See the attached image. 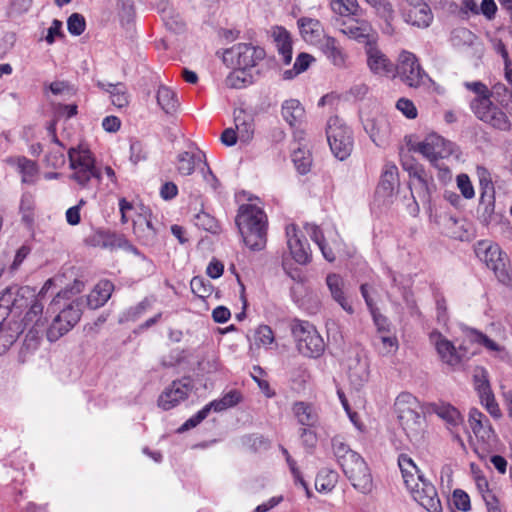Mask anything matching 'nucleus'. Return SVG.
Masks as SVG:
<instances>
[{"label":"nucleus","instance_id":"nucleus-43","mask_svg":"<svg viewBox=\"0 0 512 512\" xmlns=\"http://www.w3.org/2000/svg\"><path fill=\"white\" fill-rule=\"evenodd\" d=\"M292 161L300 174H306L310 171L312 156L309 150L299 147L293 151Z\"/></svg>","mask_w":512,"mask_h":512},{"label":"nucleus","instance_id":"nucleus-46","mask_svg":"<svg viewBox=\"0 0 512 512\" xmlns=\"http://www.w3.org/2000/svg\"><path fill=\"white\" fill-rule=\"evenodd\" d=\"M312 61H314L313 56L307 53H300L295 60L293 68L284 72V78L292 79L294 76L304 72L308 69Z\"/></svg>","mask_w":512,"mask_h":512},{"label":"nucleus","instance_id":"nucleus-10","mask_svg":"<svg viewBox=\"0 0 512 512\" xmlns=\"http://www.w3.org/2000/svg\"><path fill=\"white\" fill-rule=\"evenodd\" d=\"M70 168L73 171L71 178L82 188L86 187L93 178H99L94 159L86 149L71 148L68 151Z\"/></svg>","mask_w":512,"mask_h":512},{"label":"nucleus","instance_id":"nucleus-7","mask_svg":"<svg viewBox=\"0 0 512 512\" xmlns=\"http://www.w3.org/2000/svg\"><path fill=\"white\" fill-rule=\"evenodd\" d=\"M475 253L479 260L494 272L500 282L503 284L510 282L508 258L497 243L481 240L475 246Z\"/></svg>","mask_w":512,"mask_h":512},{"label":"nucleus","instance_id":"nucleus-40","mask_svg":"<svg viewBox=\"0 0 512 512\" xmlns=\"http://www.w3.org/2000/svg\"><path fill=\"white\" fill-rule=\"evenodd\" d=\"M253 81L252 76L248 73L247 69L234 67L225 79V85L232 89H241L251 84Z\"/></svg>","mask_w":512,"mask_h":512},{"label":"nucleus","instance_id":"nucleus-34","mask_svg":"<svg viewBox=\"0 0 512 512\" xmlns=\"http://www.w3.org/2000/svg\"><path fill=\"white\" fill-rule=\"evenodd\" d=\"M281 115L291 127H296L304 122L305 109L299 100L289 99L283 102Z\"/></svg>","mask_w":512,"mask_h":512},{"label":"nucleus","instance_id":"nucleus-48","mask_svg":"<svg viewBox=\"0 0 512 512\" xmlns=\"http://www.w3.org/2000/svg\"><path fill=\"white\" fill-rule=\"evenodd\" d=\"M193 221L198 228L205 231L216 233L219 229L217 220L204 211L195 214Z\"/></svg>","mask_w":512,"mask_h":512},{"label":"nucleus","instance_id":"nucleus-49","mask_svg":"<svg viewBox=\"0 0 512 512\" xmlns=\"http://www.w3.org/2000/svg\"><path fill=\"white\" fill-rule=\"evenodd\" d=\"M190 287L193 294L202 299L209 297L213 291V287L210 282L198 276L192 278Z\"/></svg>","mask_w":512,"mask_h":512},{"label":"nucleus","instance_id":"nucleus-53","mask_svg":"<svg viewBox=\"0 0 512 512\" xmlns=\"http://www.w3.org/2000/svg\"><path fill=\"white\" fill-rule=\"evenodd\" d=\"M274 339V333L267 325H260L255 331V343L259 346L269 347Z\"/></svg>","mask_w":512,"mask_h":512},{"label":"nucleus","instance_id":"nucleus-50","mask_svg":"<svg viewBox=\"0 0 512 512\" xmlns=\"http://www.w3.org/2000/svg\"><path fill=\"white\" fill-rule=\"evenodd\" d=\"M376 14L389 23L394 18V9L389 0H373L369 4Z\"/></svg>","mask_w":512,"mask_h":512},{"label":"nucleus","instance_id":"nucleus-38","mask_svg":"<svg viewBox=\"0 0 512 512\" xmlns=\"http://www.w3.org/2000/svg\"><path fill=\"white\" fill-rule=\"evenodd\" d=\"M241 401V394L237 390H231L224 394L221 398L206 404L209 410L214 412H222L228 408L236 406Z\"/></svg>","mask_w":512,"mask_h":512},{"label":"nucleus","instance_id":"nucleus-14","mask_svg":"<svg viewBox=\"0 0 512 512\" xmlns=\"http://www.w3.org/2000/svg\"><path fill=\"white\" fill-rule=\"evenodd\" d=\"M82 311L80 304L73 301L64 308L53 320L47 330V338L50 342L57 341L60 337L70 331L80 320Z\"/></svg>","mask_w":512,"mask_h":512},{"label":"nucleus","instance_id":"nucleus-3","mask_svg":"<svg viewBox=\"0 0 512 512\" xmlns=\"http://www.w3.org/2000/svg\"><path fill=\"white\" fill-rule=\"evenodd\" d=\"M464 86L476 94V97L470 102V108L476 117L499 130H508L510 121L507 115L491 101V91L480 82H465Z\"/></svg>","mask_w":512,"mask_h":512},{"label":"nucleus","instance_id":"nucleus-6","mask_svg":"<svg viewBox=\"0 0 512 512\" xmlns=\"http://www.w3.org/2000/svg\"><path fill=\"white\" fill-rule=\"evenodd\" d=\"M394 407L407 436L417 437L422 431L424 419L419 412L420 404L416 397L407 392L401 393L396 398Z\"/></svg>","mask_w":512,"mask_h":512},{"label":"nucleus","instance_id":"nucleus-57","mask_svg":"<svg viewBox=\"0 0 512 512\" xmlns=\"http://www.w3.org/2000/svg\"><path fill=\"white\" fill-rule=\"evenodd\" d=\"M386 333L387 332L380 333V335L376 338L377 340L380 341V343L382 345L380 347V351L383 354L391 353V352L395 351L398 347V342H397L396 337L388 335Z\"/></svg>","mask_w":512,"mask_h":512},{"label":"nucleus","instance_id":"nucleus-13","mask_svg":"<svg viewBox=\"0 0 512 512\" xmlns=\"http://www.w3.org/2000/svg\"><path fill=\"white\" fill-rule=\"evenodd\" d=\"M306 233L310 236L322 252L323 257L333 262L335 260L334 250L339 251L342 242L340 236L334 227L322 229L315 224L305 225Z\"/></svg>","mask_w":512,"mask_h":512},{"label":"nucleus","instance_id":"nucleus-26","mask_svg":"<svg viewBox=\"0 0 512 512\" xmlns=\"http://www.w3.org/2000/svg\"><path fill=\"white\" fill-rule=\"evenodd\" d=\"M89 242L91 245L100 248L111 250L122 248L136 251V249L129 243L124 235L107 230L96 231L93 235L90 236Z\"/></svg>","mask_w":512,"mask_h":512},{"label":"nucleus","instance_id":"nucleus-59","mask_svg":"<svg viewBox=\"0 0 512 512\" xmlns=\"http://www.w3.org/2000/svg\"><path fill=\"white\" fill-rule=\"evenodd\" d=\"M235 123H236V129H237L236 132L238 134L239 139L244 142L249 141L253 134L252 124L247 123L244 120L241 121L239 116H237L235 118Z\"/></svg>","mask_w":512,"mask_h":512},{"label":"nucleus","instance_id":"nucleus-32","mask_svg":"<svg viewBox=\"0 0 512 512\" xmlns=\"http://www.w3.org/2000/svg\"><path fill=\"white\" fill-rule=\"evenodd\" d=\"M292 411L299 424L313 427L319 422L318 408L308 402L299 401L293 404Z\"/></svg>","mask_w":512,"mask_h":512},{"label":"nucleus","instance_id":"nucleus-4","mask_svg":"<svg viewBox=\"0 0 512 512\" xmlns=\"http://www.w3.org/2000/svg\"><path fill=\"white\" fill-rule=\"evenodd\" d=\"M468 422L477 439L474 451L481 460H486L492 453L499 450V438L490 420L478 409L470 410Z\"/></svg>","mask_w":512,"mask_h":512},{"label":"nucleus","instance_id":"nucleus-12","mask_svg":"<svg viewBox=\"0 0 512 512\" xmlns=\"http://www.w3.org/2000/svg\"><path fill=\"white\" fill-rule=\"evenodd\" d=\"M43 308V303L35 298L23 318L22 332L26 331L24 346L28 350H35L40 343L41 333L45 327V320L42 317Z\"/></svg>","mask_w":512,"mask_h":512},{"label":"nucleus","instance_id":"nucleus-60","mask_svg":"<svg viewBox=\"0 0 512 512\" xmlns=\"http://www.w3.org/2000/svg\"><path fill=\"white\" fill-rule=\"evenodd\" d=\"M396 108L409 119H414L417 117V109L414 103L409 99H399L396 103Z\"/></svg>","mask_w":512,"mask_h":512},{"label":"nucleus","instance_id":"nucleus-51","mask_svg":"<svg viewBox=\"0 0 512 512\" xmlns=\"http://www.w3.org/2000/svg\"><path fill=\"white\" fill-rule=\"evenodd\" d=\"M376 14L389 23L394 18V9L389 0H373L369 4Z\"/></svg>","mask_w":512,"mask_h":512},{"label":"nucleus","instance_id":"nucleus-39","mask_svg":"<svg viewBox=\"0 0 512 512\" xmlns=\"http://www.w3.org/2000/svg\"><path fill=\"white\" fill-rule=\"evenodd\" d=\"M157 102L166 113L175 112L178 107L176 93L166 86L159 87L157 91Z\"/></svg>","mask_w":512,"mask_h":512},{"label":"nucleus","instance_id":"nucleus-56","mask_svg":"<svg viewBox=\"0 0 512 512\" xmlns=\"http://www.w3.org/2000/svg\"><path fill=\"white\" fill-rule=\"evenodd\" d=\"M210 413L209 408L205 405L201 410H199L195 415L186 420L183 425L179 428L180 432L187 431L191 428L196 427L200 424Z\"/></svg>","mask_w":512,"mask_h":512},{"label":"nucleus","instance_id":"nucleus-41","mask_svg":"<svg viewBox=\"0 0 512 512\" xmlns=\"http://www.w3.org/2000/svg\"><path fill=\"white\" fill-rule=\"evenodd\" d=\"M330 7L336 18H348L357 15L359 4L357 0H331Z\"/></svg>","mask_w":512,"mask_h":512},{"label":"nucleus","instance_id":"nucleus-5","mask_svg":"<svg viewBox=\"0 0 512 512\" xmlns=\"http://www.w3.org/2000/svg\"><path fill=\"white\" fill-rule=\"evenodd\" d=\"M291 330L299 353L306 357L316 358L324 352L323 338L313 324L295 319L292 322Z\"/></svg>","mask_w":512,"mask_h":512},{"label":"nucleus","instance_id":"nucleus-55","mask_svg":"<svg viewBox=\"0 0 512 512\" xmlns=\"http://www.w3.org/2000/svg\"><path fill=\"white\" fill-rule=\"evenodd\" d=\"M18 331L17 329L11 331V329H7L5 327L0 328V354L6 351L17 339Z\"/></svg>","mask_w":512,"mask_h":512},{"label":"nucleus","instance_id":"nucleus-20","mask_svg":"<svg viewBox=\"0 0 512 512\" xmlns=\"http://www.w3.org/2000/svg\"><path fill=\"white\" fill-rule=\"evenodd\" d=\"M402 15L405 22L418 28L428 27L433 20L431 9L424 0H406Z\"/></svg>","mask_w":512,"mask_h":512},{"label":"nucleus","instance_id":"nucleus-61","mask_svg":"<svg viewBox=\"0 0 512 512\" xmlns=\"http://www.w3.org/2000/svg\"><path fill=\"white\" fill-rule=\"evenodd\" d=\"M453 501L455 507L463 512H466L471 508L469 495L463 490L457 489L454 491Z\"/></svg>","mask_w":512,"mask_h":512},{"label":"nucleus","instance_id":"nucleus-63","mask_svg":"<svg viewBox=\"0 0 512 512\" xmlns=\"http://www.w3.org/2000/svg\"><path fill=\"white\" fill-rule=\"evenodd\" d=\"M402 165L404 170L409 173L410 177H414L424 186L426 185L425 171L421 165L409 164L407 161H404Z\"/></svg>","mask_w":512,"mask_h":512},{"label":"nucleus","instance_id":"nucleus-23","mask_svg":"<svg viewBox=\"0 0 512 512\" xmlns=\"http://www.w3.org/2000/svg\"><path fill=\"white\" fill-rule=\"evenodd\" d=\"M366 62L369 70L380 76L388 75L394 70V65L390 59L375 44L368 42L365 47Z\"/></svg>","mask_w":512,"mask_h":512},{"label":"nucleus","instance_id":"nucleus-30","mask_svg":"<svg viewBox=\"0 0 512 512\" xmlns=\"http://www.w3.org/2000/svg\"><path fill=\"white\" fill-rule=\"evenodd\" d=\"M364 127L371 140L377 146L380 147L386 144L391 132V127L389 121L385 117L380 116L375 119L368 120Z\"/></svg>","mask_w":512,"mask_h":512},{"label":"nucleus","instance_id":"nucleus-36","mask_svg":"<svg viewBox=\"0 0 512 512\" xmlns=\"http://www.w3.org/2000/svg\"><path fill=\"white\" fill-rule=\"evenodd\" d=\"M97 86L109 93L111 103L117 108H124L128 106L130 96L128 90L123 83H104L101 81L97 82Z\"/></svg>","mask_w":512,"mask_h":512},{"label":"nucleus","instance_id":"nucleus-25","mask_svg":"<svg viewBox=\"0 0 512 512\" xmlns=\"http://www.w3.org/2000/svg\"><path fill=\"white\" fill-rule=\"evenodd\" d=\"M206 161L205 154L197 147L180 152L176 158V170L182 176L191 175L196 169H200Z\"/></svg>","mask_w":512,"mask_h":512},{"label":"nucleus","instance_id":"nucleus-1","mask_svg":"<svg viewBox=\"0 0 512 512\" xmlns=\"http://www.w3.org/2000/svg\"><path fill=\"white\" fill-rule=\"evenodd\" d=\"M398 465L406 488L413 499L428 512H443L442 504L435 486L420 473L413 460L401 454Z\"/></svg>","mask_w":512,"mask_h":512},{"label":"nucleus","instance_id":"nucleus-8","mask_svg":"<svg viewBox=\"0 0 512 512\" xmlns=\"http://www.w3.org/2000/svg\"><path fill=\"white\" fill-rule=\"evenodd\" d=\"M326 136L332 154L340 161L347 159L354 146L351 129L337 116L327 121Z\"/></svg>","mask_w":512,"mask_h":512},{"label":"nucleus","instance_id":"nucleus-27","mask_svg":"<svg viewBox=\"0 0 512 512\" xmlns=\"http://www.w3.org/2000/svg\"><path fill=\"white\" fill-rule=\"evenodd\" d=\"M297 24L303 40L311 45L318 46L327 36L321 22L317 19L302 17Z\"/></svg>","mask_w":512,"mask_h":512},{"label":"nucleus","instance_id":"nucleus-9","mask_svg":"<svg viewBox=\"0 0 512 512\" xmlns=\"http://www.w3.org/2000/svg\"><path fill=\"white\" fill-rule=\"evenodd\" d=\"M456 148L453 142L435 133L429 134L422 141L410 145L412 151L421 154L434 166L438 165L439 160L447 159L453 155L457 150Z\"/></svg>","mask_w":512,"mask_h":512},{"label":"nucleus","instance_id":"nucleus-17","mask_svg":"<svg viewBox=\"0 0 512 512\" xmlns=\"http://www.w3.org/2000/svg\"><path fill=\"white\" fill-rule=\"evenodd\" d=\"M335 26L338 30L349 39L357 42H371L370 38L373 34V28L369 21L357 18L355 16L348 18H335Z\"/></svg>","mask_w":512,"mask_h":512},{"label":"nucleus","instance_id":"nucleus-18","mask_svg":"<svg viewBox=\"0 0 512 512\" xmlns=\"http://www.w3.org/2000/svg\"><path fill=\"white\" fill-rule=\"evenodd\" d=\"M429 340L435 347L441 361L450 367L455 368L459 366L465 358H468L461 346L457 349L454 344L440 332L433 331L430 333Z\"/></svg>","mask_w":512,"mask_h":512},{"label":"nucleus","instance_id":"nucleus-62","mask_svg":"<svg viewBox=\"0 0 512 512\" xmlns=\"http://www.w3.org/2000/svg\"><path fill=\"white\" fill-rule=\"evenodd\" d=\"M480 199V207L484 208V213L490 215L494 210V190L492 186H487Z\"/></svg>","mask_w":512,"mask_h":512},{"label":"nucleus","instance_id":"nucleus-21","mask_svg":"<svg viewBox=\"0 0 512 512\" xmlns=\"http://www.w3.org/2000/svg\"><path fill=\"white\" fill-rule=\"evenodd\" d=\"M398 182L397 166L393 163H386L381 174L380 183L375 192L376 199L382 204L390 203Z\"/></svg>","mask_w":512,"mask_h":512},{"label":"nucleus","instance_id":"nucleus-15","mask_svg":"<svg viewBox=\"0 0 512 512\" xmlns=\"http://www.w3.org/2000/svg\"><path fill=\"white\" fill-rule=\"evenodd\" d=\"M264 56L265 52L262 48L239 43L225 52L224 61H231L234 67L248 70L256 66L257 62L262 60Z\"/></svg>","mask_w":512,"mask_h":512},{"label":"nucleus","instance_id":"nucleus-2","mask_svg":"<svg viewBox=\"0 0 512 512\" xmlns=\"http://www.w3.org/2000/svg\"><path fill=\"white\" fill-rule=\"evenodd\" d=\"M235 223L247 247L254 251L265 248L267 242V216L254 204H242Z\"/></svg>","mask_w":512,"mask_h":512},{"label":"nucleus","instance_id":"nucleus-19","mask_svg":"<svg viewBox=\"0 0 512 512\" xmlns=\"http://www.w3.org/2000/svg\"><path fill=\"white\" fill-rule=\"evenodd\" d=\"M193 389L190 378L173 381L166 387L158 398V406L163 410H170L186 400Z\"/></svg>","mask_w":512,"mask_h":512},{"label":"nucleus","instance_id":"nucleus-45","mask_svg":"<svg viewBox=\"0 0 512 512\" xmlns=\"http://www.w3.org/2000/svg\"><path fill=\"white\" fill-rule=\"evenodd\" d=\"M337 483V473L333 471H321L315 479V487L319 492H330Z\"/></svg>","mask_w":512,"mask_h":512},{"label":"nucleus","instance_id":"nucleus-35","mask_svg":"<svg viewBox=\"0 0 512 512\" xmlns=\"http://www.w3.org/2000/svg\"><path fill=\"white\" fill-rule=\"evenodd\" d=\"M114 285L108 280L100 281L87 296V306L97 309L103 306L111 297Z\"/></svg>","mask_w":512,"mask_h":512},{"label":"nucleus","instance_id":"nucleus-16","mask_svg":"<svg viewBox=\"0 0 512 512\" xmlns=\"http://www.w3.org/2000/svg\"><path fill=\"white\" fill-rule=\"evenodd\" d=\"M353 460L343 463L342 470L354 488L362 493L372 489V477L367 464L360 455H352Z\"/></svg>","mask_w":512,"mask_h":512},{"label":"nucleus","instance_id":"nucleus-22","mask_svg":"<svg viewBox=\"0 0 512 512\" xmlns=\"http://www.w3.org/2000/svg\"><path fill=\"white\" fill-rule=\"evenodd\" d=\"M133 221V233L138 241L148 247H152L157 243L158 228L153 224L151 214L144 211Z\"/></svg>","mask_w":512,"mask_h":512},{"label":"nucleus","instance_id":"nucleus-47","mask_svg":"<svg viewBox=\"0 0 512 512\" xmlns=\"http://www.w3.org/2000/svg\"><path fill=\"white\" fill-rule=\"evenodd\" d=\"M49 90L54 95L63 96L65 99L76 94V89L67 81L56 80L51 82L49 85L44 86V90Z\"/></svg>","mask_w":512,"mask_h":512},{"label":"nucleus","instance_id":"nucleus-42","mask_svg":"<svg viewBox=\"0 0 512 512\" xmlns=\"http://www.w3.org/2000/svg\"><path fill=\"white\" fill-rule=\"evenodd\" d=\"M332 449L333 453L341 467H343V463L349 462L353 460L352 455H359L350 449V447L345 443V441L337 436L332 439Z\"/></svg>","mask_w":512,"mask_h":512},{"label":"nucleus","instance_id":"nucleus-54","mask_svg":"<svg viewBox=\"0 0 512 512\" xmlns=\"http://www.w3.org/2000/svg\"><path fill=\"white\" fill-rule=\"evenodd\" d=\"M67 27L70 34L81 35L86 27L84 17L78 13H73L67 20Z\"/></svg>","mask_w":512,"mask_h":512},{"label":"nucleus","instance_id":"nucleus-44","mask_svg":"<svg viewBox=\"0 0 512 512\" xmlns=\"http://www.w3.org/2000/svg\"><path fill=\"white\" fill-rule=\"evenodd\" d=\"M161 16L168 29L174 32L184 29L185 24L182 17L172 7L166 6L162 8Z\"/></svg>","mask_w":512,"mask_h":512},{"label":"nucleus","instance_id":"nucleus-37","mask_svg":"<svg viewBox=\"0 0 512 512\" xmlns=\"http://www.w3.org/2000/svg\"><path fill=\"white\" fill-rule=\"evenodd\" d=\"M435 413L447 424L453 431L463 425L464 419L461 413L452 405L442 403L436 406Z\"/></svg>","mask_w":512,"mask_h":512},{"label":"nucleus","instance_id":"nucleus-52","mask_svg":"<svg viewBox=\"0 0 512 512\" xmlns=\"http://www.w3.org/2000/svg\"><path fill=\"white\" fill-rule=\"evenodd\" d=\"M480 402L485 407L487 412L495 419H499L502 416L501 410L498 403L495 400L494 394L491 391L480 395Z\"/></svg>","mask_w":512,"mask_h":512},{"label":"nucleus","instance_id":"nucleus-29","mask_svg":"<svg viewBox=\"0 0 512 512\" xmlns=\"http://www.w3.org/2000/svg\"><path fill=\"white\" fill-rule=\"evenodd\" d=\"M317 47L335 67H346L347 54L334 37L329 35L324 37V40Z\"/></svg>","mask_w":512,"mask_h":512},{"label":"nucleus","instance_id":"nucleus-33","mask_svg":"<svg viewBox=\"0 0 512 512\" xmlns=\"http://www.w3.org/2000/svg\"><path fill=\"white\" fill-rule=\"evenodd\" d=\"M326 284L330 291L332 298L348 313H353L352 306L347 302L344 293V280L336 273L328 274L326 277Z\"/></svg>","mask_w":512,"mask_h":512},{"label":"nucleus","instance_id":"nucleus-11","mask_svg":"<svg viewBox=\"0 0 512 512\" xmlns=\"http://www.w3.org/2000/svg\"><path fill=\"white\" fill-rule=\"evenodd\" d=\"M396 72L401 81L409 87L417 88L430 81L416 55L406 50L399 54Z\"/></svg>","mask_w":512,"mask_h":512},{"label":"nucleus","instance_id":"nucleus-31","mask_svg":"<svg viewBox=\"0 0 512 512\" xmlns=\"http://www.w3.org/2000/svg\"><path fill=\"white\" fill-rule=\"evenodd\" d=\"M271 37L283 63L290 64L292 60V39L290 33L284 27L275 26L271 29Z\"/></svg>","mask_w":512,"mask_h":512},{"label":"nucleus","instance_id":"nucleus-28","mask_svg":"<svg viewBox=\"0 0 512 512\" xmlns=\"http://www.w3.org/2000/svg\"><path fill=\"white\" fill-rule=\"evenodd\" d=\"M5 162L21 174L23 183L34 184L36 182L39 167L35 161L24 156H10L5 159Z\"/></svg>","mask_w":512,"mask_h":512},{"label":"nucleus","instance_id":"nucleus-64","mask_svg":"<svg viewBox=\"0 0 512 512\" xmlns=\"http://www.w3.org/2000/svg\"><path fill=\"white\" fill-rule=\"evenodd\" d=\"M146 153L144 151L143 145L139 141H132L130 144V161L136 165L140 161L145 160Z\"/></svg>","mask_w":512,"mask_h":512},{"label":"nucleus","instance_id":"nucleus-24","mask_svg":"<svg viewBox=\"0 0 512 512\" xmlns=\"http://www.w3.org/2000/svg\"><path fill=\"white\" fill-rule=\"evenodd\" d=\"M286 237L292 258L299 264H307L311 259L309 245L300 238L297 227L294 224L286 227Z\"/></svg>","mask_w":512,"mask_h":512},{"label":"nucleus","instance_id":"nucleus-58","mask_svg":"<svg viewBox=\"0 0 512 512\" xmlns=\"http://www.w3.org/2000/svg\"><path fill=\"white\" fill-rule=\"evenodd\" d=\"M457 186L465 198L471 199L474 197V195H475L474 188H473V185H472L468 175H466V174L458 175L457 176Z\"/></svg>","mask_w":512,"mask_h":512}]
</instances>
